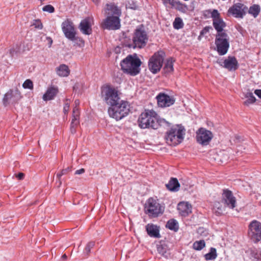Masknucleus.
I'll list each match as a JSON object with an SVG mask.
<instances>
[{
  "instance_id": "nucleus-1",
  "label": "nucleus",
  "mask_w": 261,
  "mask_h": 261,
  "mask_svg": "<svg viewBox=\"0 0 261 261\" xmlns=\"http://www.w3.org/2000/svg\"><path fill=\"white\" fill-rule=\"evenodd\" d=\"M138 123L141 128L156 129L166 122L163 119L159 118L155 111L148 110L141 114L138 118Z\"/></svg>"
},
{
  "instance_id": "nucleus-2",
  "label": "nucleus",
  "mask_w": 261,
  "mask_h": 261,
  "mask_svg": "<svg viewBox=\"0 0 261 261\" xmlns=\"http://www.w3.org/2000/svg\"><path fill=\"white\" fill-rule=\"evenodd\" d=\"M105 12L108 16L102 22V27L109 30L120 29L121 25L119 16L121 12L117 7L113 4H107Z\"/></svg>"
},
{
  "instance_id": "nucleus-3",
  "label": "nucleus",
  "mask_w": 261,
  "mask_h": 261,
  "mask_svg": "<svg viewBox=\"0 0 261 261\" xmlns=\"http://www.w3.org/2000/svg\"><path fill=\"white\" fill-rule=\"evenodd\" d=\"M129 112V105L128 102L125 101H118L114 106L110 107L108 109L109 116L116 119L120 120L126 116Z\"/></svg>"
},
{
  "instance_id": "nucleus-4",
  "label": "nucleus",
  "mask_w": 261,
  "mask_h": 261,
  "mask_svg": "<svg viewBox=\"0 0 261 261\" xmlns=\"http://www.w3.org/2000/svg\"><path fill=\"white\" fill-rule=\"evenodd\" d=\"M147 41L148 36L146 32L142 26H139L135 31L133 38V43L129 44L126 46H127L129 48H141L146 45Z\"/></svg>"
},
{
  "instance_id": "nucleus-5",
  "label": "nucleus",
  "mask_w": 261,
  "mask_h": 261,
  "mask_svg": "<svg viewBox=\"0 0 261 261\" xmlns=\"http://www.w3.org/2000/svg\"><path fill=\"white\" fill-rule=\"evenodd\" d=\"M144 212L150 218H156L163 214L164 207L156 200L149 198L145 204Z\"/></svg>"
},
{
  "instance_id": "nucleus-6",
  "label": "nucleus",
  "mask_w": 261,
  "mask_h": 261,
  "mask_svg": "<svg viewBox=\"0 0 261 261\" xmlns=\"http://www.w3.org/2000/svg\"><path fill=\"white\" fill-rule=\"evenodd\" d=\"M215 44L219 55H225L229 47V37L228 34L226 32L216 34Z\"/></svg>"
},
{
  "instance_id": "nucleus-7",
  "label": "nucleus",
  "mask_w": 261,
  "mask_h": 261,
  "mask_svg": "<svg viewBox=\"0 0 261 261\" xmlns=\"http://www.w3.org/2000/svg\"><path fill=\"white\" fill-rule=\"evenodd\" d=\"M101 94L104 101L111 107L120 100L117 91L110 86L102 88Z\"/></svg>"
},
{
  "instance_id": "nucleus-8",
  "label": "nucleus",
  "mask_w": 261,
  "mask_h": 261,
  "mask_svg": "<svg viewBox=\"0 0 261 261\" xmlns=\"http://www.w3.org/2000/svg\"><path fill=\"white\" fill-rule=\"evenodd\" d=\"M205 13L211 14V17L213 19V25L217 31V34L226 32L224 30L226 26V23L221 17L220 14L217 10L214 9L212 11L211 10H207L205 11Z\"/></svg>"
},
{
  "instance_id": "nucleus-9",
  "label": "nucleus",
  "mask_w": 261,
  "mask_h": 261,
  "mask_svg": "<svg viewBox=\"0 0 261 261\" xmlns=\"http://www.w3.org/2000/svg\"><path fill=\"white\" fill-rule=\"evenodd\" d=\"M213 137L212 132L203 127H200L196 132V141L202 146L208 145Z\"/></svg>"
},
{
  "instance_id": "nucleus-10",
  "label": "nucleus",
  "mask_w": 261,
  "mask_h": 261,
  "mask_svg": "<svg viewBox=\"0 0 261 261\" xmlns=\"http://www.w3.org/2000/svg\"><path fill=\"white\" fill-rule=\"evenodd\" d=\"M248 233L253 242L259 241L261 240V223L255 220L252 221L248 226Z\"/></svg>"
},
{
  "instance_id": "nucleus-11",
  "label": "nucleus",
  "mask_w": 261,
  "mask_h": 261,
  "mask_svg": "<svg viewBox=\"0 0 261 261\" xmlns=\"http://www.w3.org/2000/svg\"><path fill=\"white\" fill-rule=\"evenodd\" d=\"M21 97V93L18 89H10L4 95L3 99V105L5 107L10 105H14Z\"/></svg>"
},
{
  "instance_id": "nucleus-12",
  "label": "nucleus",
  "mask_w": 261,
  "mask_h": 261,
  "mask_svg": "<svg viewBox=\"0 0 261 261\" xmlns=\"http://www.w3.org/2000/svg\"><path fill=\"white\" fill-rule=\"evenodd\" d=\"M62 30L65 37L71 41L76 40V31L73 23L69 19L63 21L61 24Z\"/></svg>"
},
{
  "instance_id": "nucleus-13",
  "label": "nucleus",
  "mask_w": 261,
  "mask_h": 261,
  "mask_svg": "<svg viewBox=\"0 0 261 261\" xmlns=\"http://www.w3.org/2000/svg\"><path fill=\"white\" fill-rule=\"evenodd\" d=\"M247 10L248 8L246 5L242 3H238L234 4L229 8L228 13L236 18H243L246 15Z\"/></svg>"
},
{
  "instance_id": "nucleus-14",
  "label": "nucleus",
  "mask_w": 261,
  "mask_h": 261,
  "mask_svg": "<svg viewBox=\"0 0 261 261\" xmlns=\"http://www.w3.org/2000/svg\"><path fill=\"white\" fill-rule=\"evenodd\" d=\"M177 128H171L167 132L166 140L167 143L170 146H176L179 143V126Z\"/></svg>"
},
{
  "instance_id": "nucleus-15",
  "label": "nucleus",
  "mask_w": 261,
  "mask_h": 261,
  "mask_svg": "<svg viewBox=\"0 0 261 261\" xmlns=\"http://www.w3.org/2000/svg\"><path fill=\"white\" fill-rule=\"evenodd\" d=\"M222 197V202L226 206L231 209L236 207V199L231 191L224 190Z\"/></svg>"
},
{
  "instance_id": "nucleus-16",
  "label": "nucleus",
  "mask_w": 261,
  "mask_h": 261,
  "mask_svg": "<svg viewBox=\"0 0 261 261\" xmlns=\"http://www.w3.org/2000/svg\"><path fill=\"white\" fill-rule=\"evenodd\" d=\"M92 24L93 19L87 17L81 21L79 25V29L83 34L89 35L92 34Z\"/></svg>"
},
{
  "instance_id": "nucleus-17",
  "label": "nucleus",
  "mask_w": 261,
  "mask_h": 261,
  "mask_svg": "<svg viewBox=\"0 0 261 261\" xmlns=\"http://www.w3.org/2000/svg\"><path fill=\"white\" fill-rule=\"evenodd\" d=\"M156 99L158 105L162 108L169 107L174 102L173 98L164 93H160L156 96Z\"/></svg>"
},
{
  "instance_id": "nucleus-18",
  "label": "nucleus",
  "mask_w": 261,
  "mask_h": 261,
  "mask_svg": "<svg viewBox=\"0 0 261 261\" xmlns=\"http://www.w3.org/2000/svg\"><path fill=\"white\" fill-rule=\"evenodd\" d=\"M165 54L162 50L155 53L150 58L148 65H163Z\"/></svg>"
},
{
  "instance_id": "nucleus-19",
  "label": "nucleus",
  "mask_w": 261,
  "mask_h": 261,
  "mask_svg": "<svg viewBox=\"0 0 261 261\" xmlns=\"http://www.w3.org/2000/svg\"><path fill=\"white\" fill-rule=\"evenodd\" d=\"M142 62L136 54L128 55L121 62L120 65H141Z\"/></svg>"
},
{
  "instance_id": "nucleus-20",
  "label": "nucleus",
  "mask_w": 261,
  "mask_h": 261,
  "mask_svg": "<svg viewBox=\"0 0 261 261\" xmlns=\"http://www.w3.org/2000/svg\"><path fill=\"white\" fill-rule=\"evenodd\" d=\"M59 90L57 87L51 86L47 88L46 92L43 94L42 99L44 101L52 100L55 98Z\"/></svg>"
},
{
  "instance_id": "nucleus-21",
  "label": "nucleus",
  "mask_w": 261,
  "mask_h": 261,
  "mask_svg": "<svg viewBox=\"0 0 261 261\" xmlns=\"http://www.w3.org/2000/svg\"><path fill=\"white\" fill-rule=\"evenodd\" d=\"M148 234L151 237L159 238L161 237L158 227L153 224H148L146 226Z\"/></svg>"
},
{
  "instance_id": "nucleus-22",
  "label": "nucleus",
  "mask_w": 261,
  "mask_h": 261,
  "mask_svg": "<svg viewBox=\"0 0 261 261\" xmlns=\"http://www.w3.org/2000/svg\"><path fill=\"white\" fill-rule=\"evenodd\" d=\"M123 72L130 76H135L139 74L141 69L140 66H121Z\"/></svg>"
},
{
  "instance_id": "nucleus-23",
  "label": "nucleus",
  "mask_w": 261,
  "mask_h": 261,
  "mask_svg": "<svg viewBox=\"0 0 261 261\" xmlns=\"http://www.w3.org/2000/svg\"><path fill=\"white\" fill-rule=\"evenodd\" d=\"M192 213V205L188 202H180V216L186 217Z\"/></svg>"
},
{
  "instance_id": "nucleus-24",
  "label": "nucleus",
  "mask_w": 261,
  "mask_h": 261,
  "mask_svg": "<svg viewBox=\"0 0 261 261\" xmlns=\"http://www.w3.org/2000/svg\"><path fill=\"white\" fill-rule=\"evenodd\" d=\"M243 99H246L244 101V105L247 106L254 103L256 101V98L253 93L249 90L243 93Z\"/></svg>"
},
{
  "instance_id": "nucleus-25",
  "label": "nucleus",
  "mask_w": 261,
  "mask_h": 261,
  "mask_svg": "<svg viewBox=\"0 0 261 261\" xmlns=\"http://www.w3.org/2000/svg\"><path fill=\"white\" fill-rule=\"evenodd\" d=\"M166 187L170 191L176 192L178 191L179 184L176 178L172 177L168 183L166 184Z\"/></svg>"
},
{
  "instance_id": "nucleus-26",
  "label": "nucleus",
  "mask_w": 261,
  "mask_h": 261,
  "mask_svg": "<svg viewBox=\"0 0 261 261\" xmlns=\"http://www.w3.org/2000/svg\"><path fill=\"white\" fill-rule=\"evenodd\" d=\"M224 211V207L220 201H215L213 205V212L217 216H221Z\"/></svg>"
},
{
  "instance_id": "nucleus-27",
  "label": "nucleus",
  "mask_w": 261,
  "mask_h": 261,
  "mask_svg": "<svg viewBox=\"0 0 261 261\" xmlns=\"http://www.w3.org/2000/svg\"><path fill=\"white\" fill-rule=\"evenodd\" d=\"M166 227L171 230L176 232L179 228L178 222L174 219H170L167 221Z\"/></svg>"
},
{
  "instance_id": "nucleus-28",
  "label": "nucleus",
  "mask_w": 261,
  "mask_h": 261,
  "mask_svg": "<svg viewBox=\"0 0 261 261\" xmlns=\"http://www.w3.org/2000/svg\"><path fill=\"white\" fill-rule=\"evenodd\" d=\"M56 72L59 76L64 77L69 75L70 70L68 66H58L56 68Z\"/></svg>"
},
{
  "instance_id": "nucleus-29",
  "label": "nucleus",
  "mask_w": 261,
  "mask_h": 261,
  "mask_svg": "<svg viewBox=\"0 0 261 261\" xmlns=\"http://www.w3.org/2000/svg\"><path fill=\"white\" fill-rule=\"evenodd\" d=\"M260 10V8L259 6L254 4L251 6L248 11L250 14L252 15L254 18H256L258 15Z\"/></svg>"
},
{
  "instance_id": "nucleus-30",
  "label": "nucleus",
  "mask_w": 261,
  "mask_h": 261,
  "mask_svg": "<svg viewBox=\"0 0 261 261\" xmlns=\"http://www.w3.org/2000/svg\"><path fill=\"white\" fill-rule=\"evenodd\" d=\"M217 257V254L216 249L213 247L210 248V252L204 255L205 259L206 260L215 259Z\"/></svg>"
},
{
  "instance_id": "nucleus-31",
  "label": "nucleus",
  "mask_w": 261,
  "mask_h": 261,
  "mask_svg": "<svg viewBox=\"0 0 261 261\" xmlns=\"http://www.w3.org/2000/svg\"><path fill=\"white\" fill-rule=\"evenodd\" d=\"M71 171V167H68L67 168L62 170V171L58 173L57 174L56 176H57V177L58 180V183H59L58 186L59 187H60L62 185V181L61 179V176L63 175H65V174H67L68 172H69Z\"/></svg>"
},
{
  "instance_id": "nucleus-32",
  "label": "nucleus",
  "mask_w": 261,
  "mask_h": 261,
  "mask_svg": "<svg viewBox=\"0 0 261 261\" xmlns=\"http://www.w3.org/2000/svg\"><path fill=\"white\" fill-rule=\"evenodd\" d=\"M205 246L204 240L197 241L193 244V248L195 250H201Z\"/></svg>"
},
{
  "instance_id": "nucleus-33",
  "label": "nucleus",
  "mask_w": 261,
  "mask_h": 261,
  "mask_svg": "<svg viewBox=\"0 0 261 261\" xmlns=\"http://www.w3.org/2000/svg\"><path fill=\"white\" fill-rule=\"evenodd\" d=\"M224 63V65H237L238 61L235 57L229 56L225 60Z\"/></svg>"
},
{
  "instance_id": "nucleus-34",
  "label": "nucleus",
  "mask_w": 261,
  "mask_h": 261,
  "mask_svg": "<svg viewBox=\"0 0 261 261\" xmlns=\"http://www.w3.org/2000/svg\"><path fill=\"white\" fill-rule=\"evenodd\" d=\"M79 124V121L75 118H72L71 122L70 131L72 134H74L76 132L75 127Z\"/></svg>"
},
{
  "instance_id": "nucleus-35",
  "label": "nucleus",
  "mask_w": 261,
  "mask_h": 261,
  "mask_svg": "<svg viewBox=\"0 0 261 261\" xmlns=\"http://www.w3.org/2000/svg\"><path fill=\"white\" fill-rule=\"evenodd\" d=\"M165 4H170L172 7L175 8L177 10L179 9V2H176L175 0H164Z\"/></svg>"
},
{
  "instance_id": "nucleus-36",
  "label": "nucleus",
  "mask_w": 261,
  "mask_h": 261,
  "mask_svg": "<svg viewBox=\"0 0 261 261\" xmlns=\"http://www.w3.org/2000/svg\"><path fill=\"white\" fill-rule=\"evenodd\" d=\"M22 87L24 89L32 90L33 89V83L31 80L28 79L24 81L22 84Z\"/></svg>"
},
{
  "instance_id": "nucleus-37",
  "label": "nucleus",
  "mask_w": 261,
  "mask_h": 261,
  "mask_svg": "<svg viewBox=\"0 0 261 261\" xmlns=\"http://www.w3.org/2000/svg\"><path fill=\"white\" fill-rule=\"evenodd\" d=\"M95 243L94 242H89L85 248V253L87 254V255H89L90 253L91 249L94 246Z\"/></svg>"
},
{
  "instance_id": "nucleus-38",
  "label": "nucleus",
  "mask_w": 261,
  "mask_h": 261,
  "mask_svg": "<svg viewBox=\"0 0 261 261\" xmlns=\"http://www.w3.org/2000/svg\"><path fill=\"white\" fill-rule=\"evenodd\" d=\"M35 28L41 30L43 28V24L39 19L34 20L32 24Z\"/></svg>"
},
{
  "instance_id": "nucleus-39",
  "label": "nucleus",
  "mask_w": 261,
  "mask_h": 261,
  "mask_svg": "<svg viewBox=\"0 0 261 261\" xmlns=\"http://www.w3.org/2000/svg\"><path fill=\"white\" fill-rule=\"evenodd\" d=\"M42 10L43 11H45V12H49L50 13H52L55 12V8L53 6H51L50 5H47L43 7Z\"/></svg>"
},
{
  "instance_id": "nucleus-40",
  "label": "nucleus",
  "mask_w": 261,
  "mask_h": 261,
  "mask_svg": "<svg viewBox=\"0 0 261 261\" xmlns=\"http://www.w3.org/2000/svg\"><path fill=\"white\" fill-rule=\"evenodd\" d=\"M20 52L19 50V46L18 45H16L15 47H13L12 48L10 49V54L12 56H14L16 55L18 53Z\"/></svg>"
},
{
  "instance_id": "nucleus-41",
  "label": "nucleus",
  "mask_w": 261,
  "mask_h": 261,
  "mask_svg": "<svg viewBox=\"0 0 261 261\" xmlns=\"http://www.w3.org/2000/svg\"><path fill=\"white\" fill-rule=\"evenodd\" d=\"M211 30H212V27H210V26H207V27H204L200 32V35L199 36V39H200V38L203 36L204 35L208 33Z\"/></svg>"
},
{
  "instance_id": "nucleus-42",
  "label": "nucleus",
  "mask_w": 261,
  "mask_h": 261,
  "mask_svg": "<svg viewBox=\"0 0 261 261\" xmlns=\"http://www.w3.org/2000/svg\"><path fill=\"white\" fill-rule=\"evenodd\" d=\"M158 252L162 255H165L166 253V248L162 245H159L157 246Z\"/></svg>"
},
{
  "instance_id": "nucleus-43",
  "label": "nucleus",
  "mask_w": 261,
  "mask_h": 261,
  "mask_svg": "<svg viewBox=\"0 0 261 261\" xmlns=\"http://www.w3.org/2000/svg\"><path fill=\"white\" fill-rule=\"evenodd\" d=\"M162 66H149V70L153 74L157 73L161 69Z\"/></svg>"
},
{
  "instance_id": "nucleus-44",
  "label": "nucleus",
  "mask_w": 261,
  "mask_h": 261,
  "mask_svg": "<svg viewBox=\"0 0 261 261\" xmlns=\"http://www.w3.org/2000/svg\"><path fill=\"white\" fill-rule=\"evenodd\" d=\"M72 113V118H75L76 119L79 120V109L76 107H75L73 108Z\"/></svg>"
},
{
  "instance_id": "nucleus-45",
  "label": "nucleus",
  "mask_w": 261,
  "mask_h": 261,
  "mask_svg": "<svg viewBox=\"0 0 261 261\" xmlns=\"http://www.w3.org/2000/svg\"><path fill=\"white\" fill-rule=\"evenodd\" d=\"M173 27L176 29H179V17H177L175 19L173 22Z\"/></svg>"
},
{
  "instance_id": "nucleus-46",
  "label": "nucleus",
  "mask_w": 261,
  "mask_h": 261,
  "mask_svg": "<svg viewBox=\"0 0 261 261\" xmlns=\"http://www.w3.org/2000/svg\"><path fill=\"white\" fill-rule=\"evenodd\" d=\"M68 100L66 99L65 102L63 111L65 114H67L69 110V103L67 102Z\"/></svg>"
},
{
  "instance_id": "nucleus-47",
  "label": "nucleus",
  "mask_w": 261,
  "mask_h": 261,
  "mask_svg": "<svg viewBox=\"0 0 261 261\" xmlns=\"http://www.w3.org/2000/svg\"><path fill=\"white\" fill-rule=\"evenodd\" d=\"M174 62H175V60H174V59L173 58H171V57L169 58L166 60L165 65H173Z\"/></svg>"
},
{
  "instance_id": "nucleus-48",
  "label": "nucleus",
  "mask_w": 261,
  "mask_h": 261,
  "mask_svg": "<svg viewBox=\"0 0 261 261\" xmlns=\"http://www.w3.org/2000/svg\"><path fill=\"white\" fill-rule=\"evenodd\" d=\"M185 134L186 130L185 128L180 125V142L184 139Z\"/></svg>"
},
{
  "instance_id": "nucleus-49",
  "label": "nucleus",
  "mask_w": 261,
  "mask_h": 261,
  "mask_svg": "<svg viewBox=\"0 0 261 261\" xmlns=\"http://www.w3.org/2000/svg\"><path fill=\"white\" fill-rule=\"evenodd\" d=\"M228 71H234L237 69L238 66H223Z\"/></svg>"
},
{
  "instance_id": "nucleus-50",
  "label": "nucleus",
  "mask_w": 261,
  "mask_h": 261,
  "mask_svg": "<svg viewBox=\"0 0 261 261\" xmlns=\"http://www.w3.org/2000/svg\"><path fill=\"white\" fill-rule=\"evenodd\" d=\"M164 71H173V66H164Z\"/></svg>"
},
{
  "instance_id": "nucleus-51",
  "label": "nucleus",
  "mask_w": 261,
  "mask_h": 261,
  "mask_svg": "<svg viewBox=\"0 0 261 261\" xmlns=\"http://www.w3.org/2000/svg\"><path fill=\"white\" fill-rule=\"evenodd\" d=\"M16 177L19 180H22L24 178V174L23 173H19L17 174H16Z\"/></svg>"
},
{
  "instance_id": "nucleus-52",
  "label": "nucleus",
  "mask_w": 261,
  "mask_h": 261,
  "mask_svg": "<svg viewBox=\"0 0 261 261\" xmlns=\"http://www.w3.org/2000/svg\"><path fill=\"white\" fill-rule=\"evenodd\" d=\"M46 39L47 41V43L49 45V47H50L53 43V40L50 37H46Z\"/></svg>"
},
{
  "instance_id": "nucleus-53",
  "label": "nucleus",
  "mask_w": 261,
  "mask_h": 261,
  "mask_svg": "<svg viewBox=\"0 0 261 261\" xmlns=\"http://www.w3.org/2000/svg\"><path fill=\"white\" fill-rule=\"evenodd\" d=\"M254 93L260 98H261V90L257 89L254 91Z\"/></svg>"
},
{
  "instance_id": "nucleus-54",
  "label": "nucleus",
  "mask_w": 261,
  "mask_h": 261,
  "mask_svg": "<svg viewBox=\"0 0 261 261\" xmlns=\"http://www.w3.org/2000/svg\"><path fill=\"white\" fill-rule=\"evenodd\" d=\"M85 172V169L83 168H82L81 169L77 170L75 171V174H81Z\"/></svg>"
},
{
  "instance_id": "nucleus-55",
  "label": "nucleus",
  "mask_w": 261,
  "mask_h": 261,
  "mask_svg": "<svg viewBox=\"0 0 261 261\" xmlns=\"http://www.w3.org/2000/svg\"><path fill=\"white\" fill-rule=\"evenodd\" d=\"M183 185H184V189L185 190L187 189L188 187H191V184L188 182H186L185 183H184Z\"/></svg>"
},
{
  "instance_id": "nucleus-56",
  "label": "nucleus",
  "mask_w": 261,
  "mask_h": 261,
  "mask_svg": "<svg viewBox=\"0 0 261 261\" xmlns=\"http://www.w3.org/2000/svg\"><path fill=\"white\" fill-rule=\"evenodd\" d=\"M74 102L76 105H79L80 101L79 100L76 99L75 100Z\"/></svg>"
},
{
  "instance_id": "nucleus-57",
  "label": "nucleus",
  "mask_w": 261,
  "mask_h": 261,
  "mask_svg": "<svg viewBox=\"0 0 261 261\" xmlns=\"http://www.w3.org/2000/svg\"><path fill=\"white\" fill-rule=\"evenodd\" d=\"M180 29H181L183 27V25H184V23L181 19H180Z\"/></svg>"
},
{
  "instance_id": "nucleus-58",
  "label": "nucleus",
  "mask_w": 261,
  "mask_h": 261,
  "mask_svg": "<svg viewBox=\"0 0 261 261\" xmlns=\"http://www.w3.org/2000/svg\"><path fill=\"white\" fill-rule=\"evenodd\" d=\"M62 258H64V259H66L67 258V256L65 254H64V255H62Z\"/></svg>"
},
{
  "instance_id": "nucleus-59",
  "label": "nucleus",
  "mask_w": 261,
  "mask_h": 261,
  "mask_svg": "<svg viewBox=\"0 0 261 261\" xmlns=\"http://www.w3.org/2000/svg\"><path fill=\"white\" fill-rule=\"evenodd\" d=\"M177 210H179V202L177 204Z\"/></svg>"
},
{
  "instance_id": "nucleus-60",
  "label": "nucleus",
  "mask_w": 261,
  "mask_h": 261,
  "mask_svg": "<svg viewBox=\"0 0 261 261\" xmlns=\"http://www.w3.org/2000/svg\"><path fill=\"white\" fill-rule=\"evenodd\" d=\"M99 0H92V1L95 4H97L98 3Z\"/></svg>"
}]
</instances>
